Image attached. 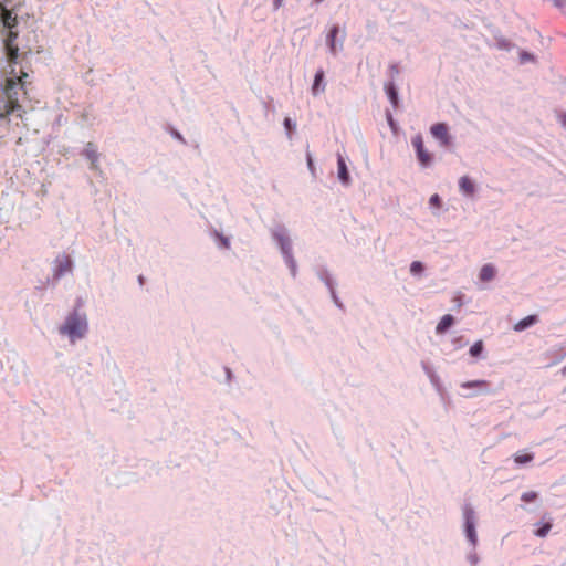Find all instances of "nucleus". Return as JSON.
I'll return each mask as SVG.
<instances>
[{
	"label": "nucleus",
	"instance_id": "a19ab883",
	"mask_svg": "<svg viewBox=\"0 0 566 566\" xmlns=\"http://www.w3.org/2000/svg\"><path fill=\"white\" fill-rule=\"evenodd\" d=\"M324 0H315L316 3H321L323 2Z\"/></svg>",
	"mask_w": 566,
	"mask_h": 566
},
{
	"label": "nucleus",
	"instance_id": "5701e85b",
	"mask_svg": "<svg viewBox=\"0 0 566 566\" xmlns=\"http://www.w3.org/2000/svg\"><path fill=\"white\" fill-rule=\"evenodd\" d=\"M284 127L286 129V136L289 139L292 138V135H291V129H295L296 128V123L294 120H292L290 117H286L284 119Z\"/></svg>",
	"mask_w": 566,
	"mask_h": 566
},
{
	"label": "nucleus",
	"instance_id": "1a4fd4ad",
	"mask_svg": "<svg viewBox=\"0 0 566 566\" xmlns=\"http://www.w3.org/2000/svg\"><path fill=\"white\" fill-rule=\"evenodd\" d=\"M272 237L274 239V242L280 248H290L292 244L290 231L284 226H275L272 229Z\"/></svg>",
	"mask_w": 566,
	"mask_h": 566
},
{
	"label": "nucleus",
	"instance_id": "ddd939ff",
	"mask_svg": "<svg viewBox=\"0 0 566 566\" xmlns=\"http://www.w3.org/2000/svg\"><path fill=\"white\" fill-rule=\"evenodd\" d=\"M337 178L344 186L350 182L346 160L340 154H337Z\"/></svg>",
	"mask_w": 566,
	"mask_h": 566
},
{
	"label": "nucleus",
	"instance_id": "7c9ffc66",
	"mask_svg": "<svg viewBox=\"0 0 566 566\" xmlns=\"http://www.w3.org/2000/svg\"><path fill=\"white\" fill-rule=\"evenodd\" d=\"M325 283L326 285L328 286L329 291H331V294H332V297H333V301L334 303L338 306V307H342V303L339 302L338 297L336 296L335 294V291H334V287L331 283V281L328 279L325 280Z\"/></svg>",
	"mask_w": 566,
	"mask_h": 566
},
{
	"label": "nucleus",
	"instance_id": "c9c22d12",
	"mask_svg": "<svg viewBox=\"0 0 566 566\" xmlns=\"http://www.w3.org/2000/svg\"><path fill=\"white\" fill-rule=\"evenodd\" d=\"M285 0H273V10H279L283 4Z\"/></svg>",
	"mask_w": 566,
	"mask_h": 566
},
{
	"label": "nucleus",
	"instance_id": "4be33fe9",
	"mask_svg": "<svg viewBox=\"0 0 566 566\" xmlns=\"http://www.w3.org/2000/svg\"><path fill=\"white\" fill-rule=\"evenodd\" d=\"M533 460V454L531 453H516L514 455V461L515 463L517 464H525V463H528Z\"/></svg>",
	"mask_w": 566,
	"mask_h": 566
},
{
	"label": "nucleus",
	"instance_id": "393cba45",
	"mask_svg": "<svg viewBox=\"0 0 566 566\" xmlns=\"http://www.w3.org/2000/svg\"><path fill=\"white\" fill-rule=\"evenodd\" d=\"M535 61V56L526 51H521L520 52V63L521 64H525V63H528V62H534Z\"/></svg>",
	"mask_w": 566,
	"mask_h": 566
},
{
	"label": "nucleus",
	"instance_id": "2eb2a0df",
	"mask_svg": "<svg viewBox=\"0 0 566 566\" xmlns=\"http://www.w3.org/2000/svg\"><path fill=\"white\" fill-rule=\"evenodd\" d=\"M83 155L87 160H90L92 169L98 168L99 154L97 151L96 146L93 143H87L85 145Z\"/></svg>",
	"mask_w": 566,
	"mask_h": 566
},
{
	"label": "nucleus",
	"instance_id": "39448f33",
	"mask_svg": "<svg viewBox=\"0 0 566 566\" xmlns=\"http://www.w3.org/2000/svg\"><path fill=\"white\" fill-rule=\"evenodd\" d=\"M73 262L70 255L61 253L53 263V276L60 279L72 272Z\"/></svg>",
	"mask_w": 566,
	"mask_h": 566
},
{
	"label": "nucleus",
	"instance_id": "a211bd4d",
	"mask_svg": "<svg viewBox=\"0 0 566 566\" xmlns=\"http://www.w3.org/2000/svg\"><path fill=\"white\" fill-rule=\"evenodd\" d=\"M537 322H538V317L536 315H528V316L524 317L523 319L518 321L514 325L513 328L515 332H522V331L533 326Z\"/></svg>",
	"mask_w": 566,
	"mask_h": 566
},
{
	"label": "nucleus",
	"instance_id": "c756f323",
	"mask_svg": "<svg viewBox=\"0 0 566 566\" xmlns=\"http://www.w3.org/2000/svg\"><path fill=\"white\" fill-rule=\"evenodd\" d=\"M521 499L524 502H533L537 499V493L534 491L524 492Z\"/></svg>",
	"mask_w": 566,
	"mask_h": 566
},
{
	"label": "nucleus",
	"instance_id": "f3484780",
	"mask_svg": "<svg viewBox=\"0 0 566 566\" xmlns=\"http://www.w3.org/2000/svg\"><path fill=\"white\" fill-rule=\"evenodd\" d=\"M495 274H496V269L494 265H492L490 263L484 264L480 270L479 279L482 282H490L495 277Z\"/></svg>",
	"mask_w": 566,
	"mask_h": 566
},
{
	"label": "nucleus",
	"instance_id": "cd10ccee",
	"mask_svg": "<svg viewBox=\"0 0 566 566\" xmlns=\"http://www.w3.org/2000/svg\"><path fill=\"white\" fill-rule=\"evenodd\" d=\"M423 270V265L421 262L419 261H413L410 265V272L413 274V275H418L422 272Z\"/></svg>",
	"mask_w": 566,
	"mask_h": 566
},
{
	"label": "nucleus",
	"instance_id": "6ab92c4d",
	"mask_svg": "<svg viewBox=\"0 0 566 566\" xmlns=\"http://www.w3.org/2000/svg\"><path fill=\"white\" fill-rule=\"evenodd\" d=\"M453 323H454V318L452 315H450V314L443 315L436 327V333L437 334L446 333L453 325Z\"/></svg>",
	"mask_w": 566,
	"mask_h": 566
},
{
	"label": "nucleus",
	"instance_id": "dca6fc26",
	"mask_svg": "<svg viewBox=\"0 0 566 566\" xmlns=\"http://www.w3.org/2000/svg\"><path fill=\"white\" fill-rule=\"evenodd\" d=\"M385 92L388 96V99L394 108L398 106L399 103V96H398V90L396 87L395 81H388L384 85Z\"/></svg>",
	"mask_w": 566,
	"mask_h": 566
},
{
	"label": "nucleus",
	"instance_id": "20e7f679",
	"mask_svg": "<svg viewBox=\"0 0 566 566\" xmlns=\"http://www.w3.org/2000/svg\"><path fill=\"white\" fill-rule=\"evenodd\" d=\"M463 512V520H464V534L472 545L473 548H475L478 544V534H476V516L475 512L472 509L471 505L467 504L462 509Z\"/></svg>",
	"mask_w": 566,
	"mask_h": 566
},
{
	"label": "nucleus",
	"instance_id": "f257e3e1",
	"mask_svg": "<svg viewBox=\"0 0 566 566\" xmlns=\"http://www.w3.org/2000/svg\"><path fill=\"white\" fill-rule=\"evenodd\" d=\"M29 75L20 72L18 75L14 70L10 72V76L6 77L1 83L0 98V122L8 124L10 116L22 118L27 113L30 104Z\"/></svg>",
	"mask_w": 566,
	"mask_h": 566
},
{
	"label": "nucleus",
	"instance_id": "0eeeda50",
	"mask_svg": "<svg viewBox=\"0 0 566 566\" xmlns=\"http://www.w3.org/2000/svg\"><path fill=\"white\" fill-rule=\"evenodd\" d=\"M412 146L416 149L417 158L421 167H428L431 164V156L428 150L424 149L423 139L421 135H416L411 139Z\"/></svg>",
	"mask_w": 566,
	"mask_h": 566
},
{
	"label": "nucleus",
	"instance_id": "f704fd0d",
	"mask_svg": "<svg viewBox=\"0 0 566 566\" xmlns=\"http://www.w3.org/2000/svg\"><path fill=\"white\" fill-rule=\"evenodd\" d=\"M429 203H430L431 206L439 207V206H440V197H439V195H438V193L432 195V196L430 197V199H429Z\"/></svg>",
	"mask_w": 566,
	"mask_h": 566
},
{
	"label": "nucleus",
	"instance_id": "c85d7f7f",
	"mask_svg": "<svg viewBox=\"0 0 566 566\" xmlns=\"http://www.w3.org/2000/svg\"><path fill=\"white\" fill-rule=\"evenodd\" d=\"M307 168L313 177L316 175V168L314 166L313 157L311 153L306 154Z\"/></svg>",
	"mask_w": 566,
	"mask_h": 566
},
{
	"label": "nucleus",
	"instance_id": "e433bc0d",
	"mask_svg": "<svg viewBox=\"0 0 566 566\" xmlns=\"http://www.w3.org/2000/svg\"><path fill=\"white\" fill-rule=\"evenodd\" d=\"M172 136H174V138H176L177 140L181 142V143H184V144L186 143L185 138L181 136V134H180V133L175 132V133L172 134Z\"/></svg>",
	"mask_w": 566,
	"mask_h": 566
},
{
	"label": "nucleus",
	"instance_id": "ea45409f",
	"mask_svg": "<svg viewBox=\"0 0 566 566\" xmlns=\"http://www.w3.org/2000/svg\"><path fill=\"white\" fill-rule=\"evenodd\" d=\"M562 374H563L564 376H566V365L563 367V369H562Z\"/></svg>",
	"mask_w": 566,
	"mask_h": 566
},
{
	"label": "nucleus",
	"instance_id": "58836bf2",
	"mask_svg": "<svg viewBox=\"0 0 566 566\" xmlns=\"http://www.w3.org/2000/svg\"><path fill=\"white\" fill-rule=\"evenodd\" d=\"M562 124L564 127H566V115L563 117Z\"/></svg>",
	"mask_w": 566,
	"mask_h": 566
},
{
	"label": "nucleus",
	"instance_id": "f8f14e48",
	"mask_svg": "<svg viewBox=\"0 0 566 566\" xmlns=\"http://www.w3.org/2000/svg\"><path fill=\"white\" fill-rule=\"evenodd\" d=\"M325 88H326V83L324 81V71H323V69H318L315 72L314 82L311 87L312 95L315 97L319 96L321 94H323L325 92Z\"/></svg>",
	"mask_w": 566,
	"mask_h": 566
},
{
	"label": "nucleus",
	"instance_id": "412c9836",
	"mask_svg": "<svg viewBox=\"0 0 566 566\" xmlns=\"http://www.w3.org/2000/svg\"><path fill=\"white\" fill-rule=\"evenodd\" d=\"M488 382L485 380H471L461 384L462 388H485Z\"/></svg>",
	"mask_w": 566,
	"mask_h": 566
},
{
	"label": "nucleus",
	"instance_id": "473e14b6",
	"mask_svg": "<svg viewBox=\"0 0 566 566\" xmlns=\"http://www.w3.org/2000/svg\"><path fill=\"white\" fill-rule=\"evenodd\" d=\"M468 560L472 566H475L479 563V556L475 552H472L468 555Z\"/></svg>",
	"mask_w": 566,
	"mask_h": 566
},
{
	"label": "nucleus",
	"instance_id": "72a5a7b5",
	"mask_svg": "<svg viewBox=\"0 0 566 566\" xmlns=\"http://www.w3.org/2000/svg\"><path fill=\"white\" fill-rule=\"evenodd\" d=\"M389 73H390V76L391 78L394 80L395 77H397L399 75V67L397 64H391L389 66Z\"/></svg>",
	"mask_w": 566,
	"mask_h": 566
},
{
	"label": "nucleus",
	"instance_id": "2f4dec72",
	"mask_svg": "<svg viewBox=\"0 0 566 566\" xmlns=\"http://www.w3.org/2000/svg\"><path fill=\"white\" fill-rule=\"evenodd\" d=\"M214 235L219 239L220 243L224 247V248H228L230 245V239L221 233H218L217 231L214 232Z\"/></svg>",
	"mask_w": 566,
	"mask_h": 566
},
{
	"label": "nucleus",
	"instance_id": "b1692460",
	"mask_svg": "<svg viewBox=\"0 0 566 566\" xmlns=\"http://www.w3.org/2000/svg\"><path fill=\"white\" fill-rule=\"evenodd\" d=\"M497 48L500 50L511 51L514 48V45L506 39L500 38V39H497Z\"/></svg>",
	"mask_w": 566,
	"mask_h": 566
},
{
	"label": "nucleus",
	"instance_id": "4c0bfd02",
	"mask_svg": "<svg viewBox=\"0 0 566 566\" xmlns=\"http://www.w3.org/2000/svg\"><path fill=\"white\" fill-rule=\"evenodd\" d=\"M387 119H388V124L394 127V119H392V115L390 113L387 114Z\"/></svg>",
	"mask_w": 566,
	"mask_h": 566
},
{
	"label": "nucleus",
	"instance_id": "423d86ee",
	"mask_svg": "<svg viewBox=\"0 0 566 566\" xmlns=\"http://www.w3.org/2000/svg\"><path fill=\"white\" fill-rule=\"evenodd\" d=\"M18 33L14 32L13 29H11L9 30L8 35L4 39L7 59L10 64H15L19 56V49L14 45Z\"/></svg>",
	"mask_w": 566,
	"mask_h": 566
},
{
	"label": "nucleus",
	"instance_id": "4468645a",
	"mask_svg": "<svg viewBox=\"0 0 566 566\" xmlns=\"http://www.w3.org/2000/svg\"><path fill=\"white\" fill-rule=\"evenodd\" d=\"M459 191L465 198H473L475 195V185L468 176H462L459 179Z\"/></svg>",
	"mask_w": 566,
	"mask_h": 566
},
{
	"label": "nucleus",
	"instance_id": "7ed1b4c3",
	"mask_svg": "<svg viewBox=\"0 0 566 566\" xmlns=\"http://www.w3.org/2000/svg\"><path fill=\"white\" fill-rule=\"evenodd\" d=\"M463 512V520H464V534L472 545L473 548H475L478 544V534H476V516L475 512L472 509L471 505L467 504L462 509Z\"/></svg>",
	"mask_w": 566,
	"mask_h": 566
},
{
	"label": "nucleus",
	"instance_id": "bb28decb",
	"mask_svg": "<svg viewBox=\"0 0 566 566\" xmlns=\"http://www.w3.org/2000/svg\"><path fill=\"white\" fill-rule=\"evenodd\" d=\"M551 528H552L551 523H545L538 530H536L535 534L539 537H545L548 534V532L551 531Z\"/></svg>",
	"mask_w": 566,
	"mask_h": 566
},
{
	"label": "nucleus",
	"instance_id": "9b49d317",
	"mask_svg": "<svg viewBox=\"0 0 566 566\" xmlns=\"http://www.w3.org/2000/svg\"><path fill=\"white\" fill-rule=\"evenodd\" d=\"M338 34V27L333 25L326 36V42L329 48V52L333 55H336L338 52L343 50L344 38H342L338 43L336 42V36Z\"/></svg>",
	"mask_w": 566,
	"mask_h": 566
},
{
	"label": "nucleus",
	"instance_id": "aec40b11",
	"mask_svg": "<svg viewBox=\"0 0 566 566\" xmlns=\"http://www.w3.org/2000/svg\"><path fill=\"white\" fill-rule=\"evenodd\" d=\"M283 258H284L286 264L289 265V268L291 270V274L293 276H295V274H296V263H295L294 259L292 258V255L290 253V250H283Z\"/></svg>",
	"mask_w": 566,
	"mask_h": 566
},
{
	"label": "nucleus",
	"instance_id": "9d476101",
	"mask_svg": "<svg viewBox=\"0 0 566 566\" xmlns=\"http://www.w3.org/2000/svg\"><path fill=\"white\" fill-rule=\"evenodd\" d=\"M0 6H1V20H2L3 25L8 30L13 29L17 25L18 21H17V14L13 12L12 9L9 8L10 0H3V2Z\"/></svg>",
	"mask_w": 566,
	"mask_h": 566
},
{
	"label": "nucleus",
	"instance_id": "f03ea898",
	"mask_svg": "<svg viewBox=\"0 0 566 566\" xmlns=\"http://www.w3.org/2000/svg\"><path fill=\"white\" fill-rule=\"evenodd\" d=\"M88 329L87 317L84 313L74 311L65 318L62 326H60V334L67 336L71 343L82 339Z\"/></svg>",
	"mask_w": 566,
	"mask_h": 566
},
{
	"label": "nucleus",
	"instance_id": "a878e982",
	"mask_svg": "<svg viewBox=\"0 0 566 566\" xmlns=\"http://www.w3.org/2000/svg\"><path fill=\"white\" fill-rule=\"evenodd\" d=\"M483 350V343L481 340H478L475 342L471 348H470V354L472 356H479Z\"/></svg>",
	"mask_w": 566,
	"mask_h": 566
},
{
	"label": "nucleus",
	"instance_id": "6e6552de",
	"mask_svg": "<svg viewBox=\"0 0 566 566\" xmlns=\"http://www.w3.org/2000/svg\"><path fill=\"white\" fill-rule=\"evenodd\" d=\"M431 135L439 140L440 146L447 147L452 144V136L448 133V127L444 123H438L431 126Z\"/></svg>",
	"mask_w": 566,
	"mask_h": 566
}]
</instances>
